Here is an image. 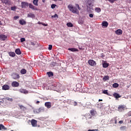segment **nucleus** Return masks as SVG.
I'll list each match as a JSON object with an SVG mask.
<instances>
[{
    "label": "nucleus",
    "mask_w": 131,
    "mask_h": 131,
    "mask_svg": "<svg viewBox=\"0 0 131 131\" xmlns=\"http://www.w3.org/2000/svg\"><path fill=\"white\" fill-rule=\"evenodd\" d=\"M42 25H43V26H48V24H42Z\"/></svg>",
    "instance_id": "864d4df0"
},
{
    "label": "nucleus",
    "mask_w": 131,
    "mask_h": 131,
    "mask_svg": "<svg viewBox=\"0 0 131 131\" xmlns=\"http://www.w3.org/2000/svg\"><path fill=\"white\" fill-rule=\"evenodd\" d=\"M3 90H4V91H7L8 90H10V86L8 85H4L2 87Z\"/></svg>",
    "instance_id": "4468645a"
},
{
    "label": "nucleus",
    "mask_w": 131,
    "mask_h": 131,
    "mask_svg": "<svg viewBox=\"0 0 131 131\" xmlns=\"http://www.w3.org/2000/svg\"><path fill=\"white\" fill-rule=\"evenodd\" d=\"M33 112H34V113H35V114L39 113V108L34 110Z\"/></svg>",
    "instance_id": "473e14b6"
},
{
    "label": "nucleus",
    "mask_w": 131,
    "mask_h": 131,
    "mask_svg": "<svg viewBox=\"0 0 131 131\" xmlns=\"http://www.w3.org/2000/svg\"><path fill=\"white\" fill-rule=\"evenodd\" d=\"M90 113L92 115L94 116V115H95V114H96V112H95V111H94V110H92V111H91Z\"/></svg>",
    "instance_id": "e433bc0d"
},
{
    "label": "nucleus",
    "mask_w": 131,
    "mask_h": 131,
    "mask_svg": "<svg viewBox=\"0 0 131 131\" xmlns=\"http://www.w3.org/2000/svg\"><path fill=\"white\" fill-rule=\"evenodd\" d=\"M27 17L28 18H35V15L33 13H29V14H28Z\"/></svg>",
    "instance_id": "dca6fc26"
},
{
    "label": "nucleus",
    "mask_w": 131,
    "mask_h": 131,
    "mask_svg": "<svg viewBox=\"0 0 131 131\" xmlns=\"http://www.w3.org/2000/svg\"><path fill=\"white\" fill-rule=\"evenodd\" d=\"M20 41H21V42H23L24 41H25V38H20Z\"/></svg>",
    "instance_id": "37998d69"
},
{
    "label": "nucleus",
    "mask_w": 131,
    "mask_h": 131,
    "mask_svg": "<svg viewBox=\"0 0 131 131\" xmlns=\"http://www.w3.org/2000/svg\"><path fill=\"white\" fill-rule=\"evenodd\" d=\"M74 106H77V102H76V101L74 102Z\"/></svg>",
    "instance_id": "de8ad7c7"
},
{
    "label": "nucleus",
    "mask_w": 131,
    "mask_h": 131,
    "mask_svg": "<svg viewBox=\"0 0 131 131\" xmlns=\"http://www.w3.org/2000/svg\"><path fill=\"white\" fill-rule=\"evenodd\" d=\"M9 56H10V57H15L16 56V53L13 52H9Z\"/></svg>",
    "instance_id": "bb28decb"
},
{
    "label": "nucleus",
    "mask_w": 131,
    "mask_h": 131,
    "mask_svg": "<svg viewBox=\"0 0 131 131\" xmlns=\"http://www.w3.org/2000/svg\"><path fill=\"white\" fill-rule=\"evenodd\" d=\"M125 110H126V105H119L118 107L119 112H123Z\"/></svg>",
    "instance_id": "7ed1b4c3"
},
{
    "label": "nucleus",
    "mask_w": 131,
    "mask_h": 131,
    "mask_svg": "<svg viewBox=\"0 0 131 131\" xmlns=\"http://www.w3.org/2000/svg\"><path fill=\"white\" fill-rule=\"evenodd\" d=\"M39 103H40V102L39 101H37L36 102V104H38Z\"/></svg>",
    "instance_id": "5fc2aeb1"
},
{
    "label": "nucleus",
    "mask_w": 131,
    "mask_h": 131,
    "mask_svg": "<svg viewBox=\"0 0 131 131\" xmlns=\"http://www.w3.org/2000/svg\"><path fill=\"white\" fill-rule=\"evenodd\" d=\"M45 111V107H40L39 108V112L40 113L41 112H43Z\"/></svg>",
    "instance_id": "c756f323"
},
{
    "label": "nucleus",
    "mask_w": 131,
    "mask_h": 131,
    "mask_svg": "<svg viewBox=\"0 0 131 131\" xmlns=\"http://www.w3.org/2000/svg\"><path fill=\"white\" fill-rule=\"evenodd\" d=\"M49 51H51V50H52V49H53V46L50 45H49V48H48Z\"/></svg>",
    "instance_id": "79ce46f5"
},
{
    "label": "nucleus",
    "mask_w": 131,
    "mask_h": 131,
    "mask_svg": "<svg viewBox=\"0 0 131 131\" xmlns=\"http://www.w3.org/2000/svg\"><path fill=\"white\" fill-rule=\"evenodd\" d=\"M113 88H118V86H119V85L117 83H114L113 84Z\"/></svg>",
    "instance_id": "c9c22d12"
},
{
    "label": "nucleus",
    "mask_w": 131,
    "mask_h": 131,
    "mask_svg": "<svg viewBox=\"0 0 131 131\" xmlns=\"http://www.w3.org/2000/svg\"><path fill=\"white\" fill-rule=\"evenodd\" d=\"M99 102H101V101H103V99H99Z\"/></svg>",
    "instance_id": "6e6d98bb"
},
{
    "label": "nucleus",
    "mask_w": 131,
    "mask_h": 131,
    "mask_svg": "<svg viewBox=\"0 0 131 131\" xmlns=\"http://www.w3.org/2000/svg\"><path fill=\"white\" fill-rule=\"evenodd\" d=\"M115 33L118 35H120L122 34V30H121V29H118L115 31Z\"/></svg>",
    "instance_id": "ddd939ff"
},
{
    "label": "nucleus",
    "mask_w": 131,
    "mask_h": 131,
    "mask_svg": "<svg viewBox=\"0 0 131 131\" xmlns=\"http://www.w3.org/2000/svg\"><path fill=\"white\" fill-rule=\"evenodd\" d=\"M102 66L103 68H107V67L109 66V63L107 62H104L103 63H102Z\"/></svg>",
    "instance_id": "b1692460"
},
{
    "label": "nucleus",
    "mask_w": 131,
    "mask_h": 131,
    "mask_svg": "<svg viewBox=\"0 0 131 131\" xmlns=\"http://www.w3.org/2000/svg\"><path fill=\"white\" fill-rule=\"evenodd\" d=\"M29 4L27 2H22L21 3L22 9H27L28 8Z\"/></svg>",
    "instance_id": "20e7f679"
},
{
    "label": "nucleus",
    "mask_w": 131,
    "mask_h": 131,
    "mask_svg": "<svg viewBox=\"0 0 131 131\" xmlns=\"http://www.w3.org/2000/svg\"><path fill=\"white\" fill-rule=\"evenodd\" d=\"M2 129H7V128H6V127H5V126L3 124H0V130H2Z\"/></svg>",
    "instance_id": "c85d7f7f"
},
{
    "label": "nucleus",
    "mask_w": 131,
    "mask_h": 131,
    "mask_svg": "<svg viewBox=\"0 0 131 131\" xmlns=\"http://www.w3.org/2000/svg\"><path fill=\"white\" fill-rule=\"evenodd\" d=\"M15 53L17 55H21V50L19 49H16L15 50Z\"/></svg>",
    "instance_id": "4be33fe9"
},
{
    "label": "nucleus",
    "mask_w": 131,
    "mask_h": 131,
    "mask_svg": "<svg viewBox=\"0 0 131 131\" xmlns=\"http://www.w3.org/2000/svg\"><path fill=\"white\" fill-rule=\"evenodd\" d=\"M88 64L90 65V66H96L97 65V63L93 59H90L88 60Z\"/></svg>",
    "instance_id": "423d86ee"
},
{
    "label": "nucleus",
    "mask_w": 131,
    "mask_h": 131,
    "mask_svg": "<svg viewBox=\"0 0 131 131\" xmlns=\"http://www.w3.org/2000/svg\"><path fill=\"white\" fill-rule=\"evenodd\" d=\"M108 2H110V3H111V4H113L114 2H116L117 0H107Z\"/></svg>",
    "instance_id": "a19ab883"
},
{
    "label": "nucleus",
    "mask_w": 131,
    "mask_h": 131,
    "mask_svg": "<svg viewBox=\"0 0 131 131\" xmlns=\"http://www.w3.org/2000/svg\"><path fill=\"white\" fill-rule=\"evenodd\" d=\"M51 90L52 91H56L59 93L60 91H64V86L60 84H58L57 85L54 84L51 86Z\"/></svg>",
    "instance_id": "f03ea898"
},
{
    "label": "nucleus",
    "mask_w": 131,
    "mask_h": 131,
    "mask_svg": "<svg viewBox=\"0 0 131 131\" xmlns=\"http://www.w3.org/2000/svg\"><path fill=\"white\" fill-rule=\"evenodd\" d=\"M19 108L21 109V110H23V111H25V110H26V107L23 105H20Z\"/></svg>",
    "instance_id": "7c9ffc66"
},
{
    "label": "nucleus",
    "mask_w": 131,
    "mask_h": 131,
    "mask_svg": "<svg viewBox=\"0 0 131 131\" xmlns=\"http://www.w3.org/2000/svg\"><path fill=\"white\" fill-rule=\"evenodd\" d=\"M51 18H58V14H55L54 15H52L51 16Z\"/></svg>",
    "instance_id": "58836bf2"
},
{
    "label": "nucleus",
    "mask_w": 131,
    "mask_h": 131,
    "mask_svg": "<svg viewBox=\"0 0 131 131\" xmlns=\"http://www.w3.org/2000/svg\"><path fill=\"white\" fill-rule=\"evenodd\" d=\"M85 107L88 109L92 108V104L90 102H87L85 104Z\"/></svg>",
    "instance_id": "9b49d317"
},
{
    "label": "nucleus",
    "mask_w": 131,
    "mask_h": 131,
    "mask_svg": "<svg viewBox=\"0 0 131 131\" xmlns=\"http://www.w3.org/2000/svg\"><path fill=\"white\" fill-rule=\"evenodd\" d=\"M2 21H0V25H2Z\"/></svg>",
    "instance_id": "052dcab7"
},
{
    "label": "nucleus",
    "mask_w": 131,
    "mask_h": 131,
    "mask_svg": "<svg viewBox=\"0 0 131 131\" xmlns=\"http://www.w3.org/2000/svg\"><path fill=\"white\" fill-rule=\"evenodd\" d=\"M19 92L22 94H28V91L25 89H20L19 90Z\"/></svg>",
    "instance_id": "f3484780"
},
{
    "label": "nucleus",
    "mask_w": 131,
    "mask_h": 131,
    "mask_svg": "<svg viewBox=\"0 0 131 131\" xmlns=\"http://www.w3.org/2000/svg\"><path fill=\"white\" fill-rule=\"evenodd\" d=\"M7 36L6 35H0V40H6L7 39Z\"/></svg>",
    "instance_id": "9d476101"
},
{
    "label": "nucleus",
    "mask_w": 131,
    "mask_h": 131,
    "mask_svg": "<svg viewBox=\"0 0 131 131\" xmlns=\"http://www.w3.org/2000/svg\"><path fill=\"white\" fill-rule=\"evenodd\" d=\"M76 7L73 6L72 4H70L68 6V8L70 12H72V13H73L74 14H77L78 15V14H79L78 10H80L81 9L79 7V5L78 4H76Z\"/></svg>",
    "instance_id": "f257e3e1"
},
{
    "label": "nucleus",
    "mask_w": 131,
    "mask_h": 131,
    "mask_svg": "<svg viewBox=\"0 0 131 131\" xmlns=\"http://www.w3.org/2000/svg\"><path fill=\"white\" fill-rule=\"evenodd\" d=\"M54 1V2H57V0H52Z\"/></svg>",
    "instance_id": "0e129e2a"
},
{
    "label": "nucleus",
    "mask_w": 131,
    "mask_h": 131,
    "mask_svg": "<svg viewBox=\"0 0 131 131\" xmlns=\"http://www.w3.org/2000/svg\"><path fill=\"white\" fill-rule=\"evenodd\" d=\"M103 80L104 81H106L107 80H109V76H105L103 78Z\"/></svg>",
    "instance_id": "cd10ccee"
},
{
    "label": "nucleus",
    "mask_w": 131,
    "mask_h": 131,
    "mask_svg": "<svg viewBox=\"0 0 131 131\" xmlns=\"http://www.w3.org/2000/svg\"><path fill=\"white\" fill-rule=\"evenodd\" d=\"M57 7L56 4H52L51 5V9H55Z\"/></svg>",
    "instance_id": "ea45409f"
},
{
    "label": "nucleus",
    "mask_w": 131,
    "mask_h": 131,
    "mask_svg": "<svg viewBox=\"0 0 131 131\" xmlns=\"http://www.w3.org/2000/svg\"><path fill=\"white\" fill-rule=\"evenodd\" d=\"M67 26H68V27H73V24L71 23H68L67 24Z\"/></svg>",
    "instance_id": "72a5a7b5"
},
{
    "label": "nucleus",
    "mask_w": 131,
    "mask_h": 131,
    "mask_svg": "<svg viewBox=\"0 0 131 131\" xmlns=\"http://www.w3.org/2000/svg\"><path fill=\"white\" fill-rule=\"evenodd\" d=\"M45 106L48 108V109H49V108H51L52 107V103L50 102H47L45 103Z\"/></svg>",
    "instance_id": "1a4fd4ad"
},
{
    "label": "nucleus",
    "mask_w": 131,
    "mask_h": 131,
    "mask_svg": "<svg viewBox=\"0 0 131 131\" xmlns=\"http://www.w3.org/2000/svg\"><path fill=\"white\" fill-rule=\"evenodd\" d=\"M31 123L32 125V126L35 127L37 126V121L34 120V119H32L31 120Z\"/></svg>",
    "instance_id": "6e6552de"
},
{
    "label": "nucleus",
    "mask_w": 131,
    "mask_h": 131,
    "mask_svg": "<svg viewBox=\"0 0 131 131\" xmlns=\"http://www.w3.org/2000/svg\"><path fill=\"white\" fill-rule=\"evenodd\" d=\"M47 74L49 77H53L54 76V73L52 72H47Z\"/></svg>",
    "instance_id": "aec40b11"
},
{
    "label": "nucleus",
    "mask_w": 131,
    "mask_h": 131,
    "mask_svg": "<svg viewBox=\"0 0 131 131\" xmlns=\"http://www.w3.org/2000/svg\"><path fill=\"white\" fill-rule=\"evenodd\" d=\"M3 4H6V5H9V0H1Z\"/></svg>",
    "instance_id": "a878e982"
},
{
    "label": "nucleus",
    "mask_w": 131,
    "mask_h": 131,
    "mask_svg": "<svg viewBox=\"0 0 131 131\" xmlns=\"http://www.w3.org/2000/svg\"><path fill=\"white\" fill-rule=\"evenodd\" d=\"M113 96L117 99H118L119 98H121V96H120V95H119V94H118V93H114L113 94Z\"/></svg>",
    "instance_id": "2eb2a0df"
},
{
    "label": "nucleus",
    "mask_w": 131,
    "mask_h": 131,
    "mask_svg": "<svg viewBox=\"0 0 131 131\" xmlns=\"http://www.w3.org/2000/svg\"><path fill=\"white\" fill-rule=\"evenodd\" d=\"M119 123H120V124H122V123H123V121L121 120V121H119Z\"/></svg>",
    "instance_id": "8fccbe9b"
},
{
    "label": "nucleus",
    "mask_w": 131,
    "mask_h": 131,
    "mask_svg": "<svg viewBox=\"0 0 131 131\" xmlns=\"http://www.w3.org/2000/svg\"><path fill=\"white\" fill-rule=\"evenodd\" d=\"M93 130H94V131H98V129H93Z\"/></svg>",
    "instance_id": "13d9d810"
},
{
    "label": "nucleus",
    "mask_w": 131,
    "mask_h": 131,
    "mask_svg": "<svg viewBox=\"0 0 131 131\" xmlns=\"http://www.w3.org/2000/svg\"><path fill=\"white\" fill-rule=\"evenodd\" d=\"M69 51H71V52H78V49L76 48H69Z\"/></svg>",
    "instance_id": "6ab92c4d"
},
{
    "label": "nucleus",
    "mask_w": 131,
    "mask_h": 131,
    "mask_svg": "<svg viewBox=\"0 0 131 131\" xmlns=\"http://www.w3.org/2000/svg\"><path fill=\"white\" fill-rule=\"evenodd\" d=\"M8 100V101H10V102H12L13 101V99L12 98H9Z\"/></svg>",
    "instance_id": "603ef678"
},
{
    "label": "nucleus",
    "mask_w": 131,
    "mask_h": 131,
    "mask_svg": "<svg viewBox=\"0 0 131 131\" xmlns=\"http://www.w3.org/2000/svg\"><path fill=\"white\" fill-rule=\"evenodd\" d=\"M42 2H43V3H45V1L43 0Z\"/></svg>",
    "instance_id": "69168bd1"
},
{
    "label": "nucleus",
    "mask_w": 131,
    "mask_h": 131,
    "mask_svg": "<svg viewBox=\"0 0 131 131\" xmlns=\"http://www.w3.org/2000/svg\"><path fill=\"white\" fill-rule=\"evenodd\" d=\"M19 24H20V25H25L26 24V22L24 19L19 20Z\"/></svg>",
    "instance_id": "412c9836"
},
{
    "label": "nucleus",
    "mask_w": 131,
    "mask_h": 131,
    "mask_svg": "<svg viewBox=\"0 0 131 131\" xmlns=\"http://www.w3.org/2000/svg\"><path fill=\"white\" fill-rule=\"evenodd\" d=\"M11 11H16L17 7L16 6L11 7Z\"/></svg>",
    "instance_id": "4c0bfd02"
},
{
    "label": "nucleus",
    "mask_w": 131,
    "mask_h": 131,
    "mask_svg": "<svg viewBox=\"0 0 131 131\" xmlns=\"http://www.w3.org/2000/svg\"><path fill=\"white\" fill-rule=\"evenodd\" d=\"M130 122L131 123V120H130Z\"/></svg>",
    "instance_id": "774afa93"
},
{
    "label": "nucleus",
    "mask_w": 131,
    "mask_h": 131,
    "mask_svg": "<svg viewBox=\"0 0 131 131\" xmlns=\"http://www.w3.org/2000/svg\"><path fill=\"white\" fill-rule=\"evenodd\" d=\"M102 94H104L105 95H107V96H110L109 93H108V90L103 91Z\"/></svg>",
    "instance_id": "f704fd0d"
},
{
    "label": "nucleus",
    "mask_w": 131,
    "mask_h": 131,
    "mask_svg": "<svg viewBox=\"0 0 131 131\" xmlns=\"http://www.w3.org/2000/svg\"><path fill=\"white\" fill-rule=\"evenodd\" d=\"M38 24H41L40 22H38Z\"/></svg>",
    "instance_id": "680f3d73"
},
{
    "label": "nucleus",
    "mask_w": 131,
    "mask_h": 131,
    "mask_svg": "<svg viewBox=\"0 0 131 131\" xmlns=\"http://www.w3.org/2000/svg\"><path fill=\"white\" fill-rule=\"evenodd\" d=\"M30 45H31V46H35V44L33 42H31Z\"/></svg>",
    "instance_id": "3c124183"
},
{
    "label": "nucleus",
    "mask_w": 131,
    "mask_h": 131,
    "mask_svg": "<svg viewBox=\"0 0 131 131\" xmlns=\"http://www.w3.org/2000/svg\"><path fill=\"white\" fill-rule=\"evenodd\" d=\"M14 19L15 20H17V19H19V16H15L14 17Z\"/></svg>",
    "instance_id": "49530a36"
},
{
    "label": "nucleus",
    "mask_w": 131,
    "mask_h": 131,
    "mask_svg": "<svg viewBox=\"0 0 131 131\" xmlns=\"http://www.w3.org/2000/svg\"><path fill=\"white\" fill-rule=\"evenodd\" d=\"M95 12H96V13H100L101 12V8H100L99 7H96L95 9Z\"/></svg>",
    "instance_id": "393cba45"
},
{
    "label": "nucleus",
    "mask_w": 131,
    "mask_h": 131,
    "mask_svg": "<svg viewBox=\"0 0 131 131\" xmlns=\"http://www.w3.org/2000/svg\"><path fill=\"white\" fill-rule=\"evenodd\" d=\"M88 131H94L93 129H89Z\"/></svg>",
    "instance_id": "4d7b16f0"
},
{
    "label": "nucleus",
    "mask_w": 131,
    "mask_h": 131,
    "mask_svg": "<svg viewBox=\"0 0 131 131\" xmlns=\"http://www.w3.org/2000/svg\"><path fill=\"white\" fill-rule=\"evenodd\" d=\"M116 123H117V121L115 120V124H116Z\"/></svg>",
    "instance_id": "bf43d9fd"
},
{
    "label": "nucleus",
    "mask_w": 131,
    "mask_h": 131,
    "mask_svg": "<svg viewBox=\"0 0 131 131\" xmlns=\"http://www.w3.org/2000/svg\"><path fill=\"white\" fill-rule=\"evenodd\" d=\"M26 72H27V71L25 69H23L20 70L21 74H26Z\"/></svg>",
    "instance_id": "5701e85b"
},
{
    "label": "nucleus",
    "mask_w": 131,
    "mask_h": 131,
    "mask_svg": "<svg viewBox=\"0 0 131 131\" xmlns=\"http://www.w3.org/2000/svg\"><path fill=\"white\" fill-rule=\"evenodd\" d=\"M11 76L13 79H19V78H20V76L19 74L15 73H13Z\"/></svg>",
    "instance_id": "39448f33"
},
{
    "label": "nucleus",
    "mask_w": 131,
    "mask_h": 131,
    "mask_svg": "<svg viewBox=\"0 0 131 131\" xmlns=\"http://www.w3.org/2000/svg\"><path fill=\"white\" fill-rule=\"evenodd\" d=\"M127 115L129 117L131 116V111L128 112Z\"/></svg>",
    "instance_id": "a18cd8bd"
},
{
    "label": "nucleus",
    "mask_w": 131,
    "mask_h": 131,
    "mask_svg": "<svg viewBox=\"0 0 131 131\" xmlns=\"http://www.w3.org/2000/svg\"><path fill=\"white\" fill-rule=\"evenodd\" d=\"M89 6H91V4H89Z\"/></svg>",
    "instance_id": "338daca9"
},
{
    "label": "nucleus",
    "mask_w": 131,
    "mask_h": 131,
    "mask_svg": "<svg viewBox=\"0 0 131 131\" xmlns=\"http://www.w3.org/2000/svg\"><path fill=\"white\" fill-rule=\"evenodd\" d=\"M103 57H105V55H104V53H101V57L103 58Z\"/></svg>",
    "instance_id": "09e8293b"
},
{
    "label": "nucleus",
    "mask_w": 131,
    "mask_h": 131,
    "mask_svg": "<svg viewBox=\"0 0 131 131\" xmlns=\"http://www.w3.org/2000/svg\"><path fill=\"white\" fill-rule=\"evenodd\" d=\"M28 6L30 9H32V10H34L35 11H37V8L35 7L32 4H29Z\"/></svg>",
    "instance_id": "f8f14e48"
},
{
    "label": "nucleus",
    "mask_w": 131,
    "mask_h": 131,
    "mask_svg": "<svg viewBox=\"0 0 131 131\" xmlns=\"http://www.w3.org/2000/svg\"><path fill=\"white\" fill-rule=\"evenodd\" d=\"M33 3L35 6H38V0H34Z\"/></svg>",
    "instance_id": "2f4dec72"
},
{
    "label": "nucleus",
    "mask_w": 131,
    "mask_h": 131,
    "mask_svg": "<svg viewBox=\"0 0 131 131\" xmlns=\"http://www.w3.org/2000/svg\"><path fill=\"white\" fill-rule=\"evenodd\" d=\"M11 85L13 88H18L19 86V82L14 81L12 82Z\"/></svg>",
    "instance_id": "0eeeda50"
},
{
    "label": "nucleus",
    "mask_w": 131,
    "mask_h": 131,
    "mask_svg": "<svg viewBox=\"0 0 131 131\" xmlns=\"http://www.w3.org/2000/svg\"><path fill=\"white\" fill-rule=\"evenodd\" d=\"M89 17H90V18H93V17H94V14H93V13H90V14H89Z\"/></svg>",
    "instance_id": "c03bdc74"
},
{
    "label": "nucleus",
    "mask_w": 131,
    "mask_h": 131,
    "mask_svg": "<svg viewBox=\"0 0 131 131\" xmlns=\"http://www.w3.org/2000/svg\"><path fill=\"white\" fill-rule=\"evenodd\" d=\"M102 26H103L104 27H108V22L106 21H103L102 23Z\"/></svg>",
    "instance_id": "a211bd4d"
},
{
    "label": "nucleus",
    "mask_w": 131,
    "mask_h": 131,
    "mask_svg": "<svg viewBox=\"0 0 131 131\" xmlns=\"http://www.w3.org/2000/svg\"><path fill=\"white\" fill-rule=\"evenodd\" d=\"M78 85H79L80 86H81V85H80V84H78Z\"/></svg>",
    "instance_id": "e2e57ef3"
}]
</instances>
